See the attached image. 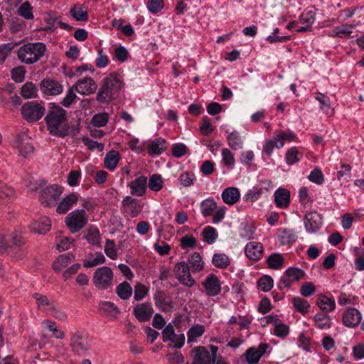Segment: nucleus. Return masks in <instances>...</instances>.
Masks as SVG:
<instances>
[{
  "label": "nucleus",
  "instance_id": "1",
  "mask_svg": "<svg viewBox=\"0 0 364 364\" xmlns=\"http://www.w3.org/2000/svg\"><path fill=\"white\" fill-rule=\"evenodd\" d=\"M48 130L56 136H65L68 134L66 111L56 105H51L45 117Z\"/></svg>",
  "mask_w": 364,
  "mask_h": 364
},
{
  "label": "nucleus",
  "instance_id": "2",
  "mask_svg": "<svg viewBox=\"0 0 364 364\" xmlns=\"http://www.w3.org/2000/svg\"><path fill=\"white\" fill-rule=\"evenodd\" d=\"M124 86L122 77L117 73L109 74L102 81L96 95L97 101L105 103L113 100L114 95Z\"/></svg>",
  "mask_w": 364,
  "mask_h": 364
},
{
  "label": "nucleus",
  "instance_id": "3",
  "mask_svg": "<svg viewBox=\"0 0 364 364\" xmlns=\"http://www.w3.org/2000/svg\"><path fill=\"white\" fill-rule=\"evenodd\" d=\"M46 50V45L43 43H28L18 48L17 55L22 63L31 65L38 61L44 55Z\"/></svg>",
  "mask_w": 364,
  "mask_h": 364
},
{
  "label": "nucleus",
  "instance_id": "4",
  "mask_svg": "<svg viewBox=\"0 0 364 364\" xmlns=\"http://www.w3.org/2000/svg\"><path fill=\"white\" fill-rule=\"evenodd\" d=\"M297 141L296 135L291 131H279L272 139L267 140L263 146V152L271 156L274 149H282L284 146V142H292Z\"/></svg>",
  "mask_w": 364,
  "mask_h": 364
},
{
  "label": "nucleus",
  "instance_id": "5",
  "mask_svg": "<svg viewBox=\"0 0 364 364\" xmlns=\"http://www.w3.org/2000/svg\"><path fill=\"white\" fill-rule=\"evenodd\" d=\"M72 350L80 355H85L90 348V341L85 331L77 330L72 332L70 339Z\"/></svg>",
  "mask_w": 364,
  "mask_h": 364
},
{
  "label": "nucleus",
  "instance_id": "6",
  "mask_svg": "<svg viewBox=\"0 0 364 364\" xmlns=\"http://www.w3.org/2000/svg\"><path fill=\"white\" fill-rule=\"evenodd\" d=\"M88 222L85 210H75L70 212L65 219V223L72 233L82 230Z\"/></svg>",
  "mask_w": 364,
  "mask_h": 364
},
{
  "label": "nucleus",
  "instance_id": "7",
  "mask_svg": "<svg viewBox=\"0 0 364 364\" xmlns=\"http://www.w3.org/2000/svg\"><path fill=\"white\" fill-rule=\"evenodd\" d=\"M21 114L27 122H33L38 121L45 113V107L43 103L38 101H31L25 103L21 107Z\"/></svg>",
  "mask_w": 364,
  "mask_h": 364
},
{
  "label": "nucleus",
  "instance_id": "8",
  "mask_svg": "<svg viewBox=\"0 0 364 364\" xmlns=\"http://www.w3.org/2000/svg\"><path fill=\"white\" fill-rule=\"evenodd\" d=\"M114 274L106 266L97 268L94 272L92 282L99 289H107L112 285Z\"/></svg>",
  "mask_w": 364,
  "mask_h": 364
},
{
  "label": "nucleus",
  "instance_id": "9",
  "mask_svg": "<svg viewBox=\"0 0 364 364\" xmlns=\"http://www.w3.org/2000/svg\"><path fill=\"white\" fill-rule=\"evenodd\" d=\"M62 193L61 187L55 184L50 185L41 190L39 200L43 205L51 206L55 203Z\"/></svg>",
  "mask_w": 364,
  "mask_h": 364
},
{
  "label": "nucleus",
  "instance_id": "10",
  "mask_svg": "<svg viewBox=\"0 0 364 364\" xmlns=\"http://www.w3.org/2000/svg\"><path fill=\"white\" fill-rule=\"evenodd\" d=\"M173 271L176 277L182 284L188 287H191L195 284V280L190 273V267L185 262L176 264Z\"/></svg>",
  "mask_w": 364,
  "mask_h": 364
},
{
  "label": "nucleus",
  "instance_id": "11",
  "mask_svg": "<svg viewBox=\"0 0 364 364\" xmlns=\"http://www.w3.org/2000/svg\"><path fill=\"white\" fill-rule=\"evenodd\" d=\"M13 146L23 157H27L34 151L33 146L26 134H18L13 142Z\"/></svg>",
  "mask_w": 364,
  "mask_h": 364
},
{
  "label": "nucleus",
  "instance_id": "12",
  "mask_svg": "<svg viewBox=\"0 0 364 364\" xmlns=\"http://www.w3.org/2000/svg\"><path fill=\"white\" fill-rule=\"evenodd\" d=\"M41 90L45 95L55 96L63 92V86L54 79L45 78L41 82Z\"/></svg>",
  "mask_w": 364,
  "mask_h": 364
},
{
  "label": "nucleus",
  "instance_id": "13",
  "mask_svg": "<svg viewBox=\"0 0 364 364\" xmlns=\"http://www.w3.org/2000/svg\"><path fill=\"white\" fill-rule=\"evenodd\" d=\"M306 230L309 233L318 231L322 225V217L316 211L307 213L304 220Z\"/></svg>",
  "mask_w": 364,
  "mask_h": 364
},
{
  "label": "nucleus",
  "instance_id": "14",
  "mask_svg": "<svg viewBox=\"0 0 364 364\" xmlns=\"http://www.w3.org/2000/svg\"><path fill=\"white\" fill-rule=\"evenodd\" d=\"M130 189V193L135 196H143L147 189V177L140 176L127 184Z\"/></svg>",
  "mask_w": 364,
  "mask_h": 364
},
{
  "label": "nucleus",
  "instance_id": "15",
  "mask_svg": "<svg viewBox=\"0 0 364 364\" xmlns=\"http://www.w3.org/2000/svg\"><path fill=\"white\" fill-rule=\"evenodd\" d=\"M73 87L79 94L82 95H89L97 90V85L91 77L80 79Z\"/></svg>",
  "mask_w": 364,
  "mask_h": 364
},
{
  "label": "nucleus",
  "instance_id": "16",
  "mask_svg": "<svg viewBox=\"0 0 364 364\" xmlns=\"http://www.w3.org/2000/svg\"><path fill=\"white\" fill-rule=\"evenodd\" d=\"M124 212L132 217L137 216L142 210L139 201L131 196H126L122 202Z\"/></svg>",
  "mask_w": 364,
  "mask_h": 364
},
{
  "label": "nucleus",
  "instance_id": "17",
  "mask_svg": "<svg viewBox=\"0 0 364 364\" xmlns=\"http://www.w3.org/2000/svg\"><path fill=\"white\" fill-rule=\"evenodd\" d=\"M268 345L261 343L257 347L250 348L245 353V359L249 364H256L265 353Z\"/></svg>",
  "mask_w": 364,
  "mask_h": 364
},
{
  "label": "nucleus",
  "instance_id": "18",
  "mask_svg": "<svg viewBox=\"0 0 364 364\" xmlns=\"http://www.w3.org/2000/svg\"><path fill=\"white\" fill-rule=\"evenodd\" d=\"M133 313L139 321L145 322L151 318L154 313V309L151 304L142 303L137 304L134 308Z\"/></svg>",
  "mask_w": 364,
  "mask_h": 364
},
{
  "label": "nucleus",
  "instance_id": "19",
  "mask_svg": "<svg viewBox=\"0 0 364 364\" xmlns=\"http://www.w3.org/2000/svg\"><path fill=\"white\" fill-rule=\"evenodd\" d=\"M361 318V314L358 309L349 308L343 313V322L345 326L353 328L360 323Z\"/></svg>",
  "mask_w": 364,
  "mask_h": 364
},
{
  "label": "nucleus",
  "instance_id": "20",
  "mask_svg": "<svg viewBox=\"0 0 364 364\" xmlns=\"http://www.w3.org/2000/svg\"><path fill=\"white\" fill-rule=\"evenodd\" d=\"M202 284L204 287L205 292L208 296H216L221 291L220 281L214 274H210L208 276Z\"/></svg>",
  "mask_w": 364,
  "mask_h": 364
},
{
  "label": "nucleus",
  "instance_id": "21",
  "mask_svg": "<svg viewBox=\"0 0 364 364\" xmlns=\"http://www.w3.org/2000/svg\"><path fill=\"white\" fill-rule=\"evenodd\" d=\"M192 364H214L213 358L203 346L196 347Z\"/></svg>",
  "mask_w": 364,
  "mask_h": 364
},
{
  "label": "nucleus",
  "instance_id": "22",
  "mask_svg": "<svg viewBox=\"0 0 364 364\" xmlns=\"http://www.w3.org/2000/svg\"><path fill=\"white\" fill-rule=\"evenodd\" d=\"M50 228L51 221L46 217H42L38 220L33 221L29 225L30 231L38 234H46Z\"/></svg>",
  "mask_w": 364,
  "mask_h": 364
},
{
  "label": "nucleus",
  "instance_id": "23",
  "mask_svg": "<svg viewBox=\"0 0 364 364\" xmlns=\"http://www.w3.org/2000/svg\"><path fill=\"white\" fill-rule=\"evenodd\" d=\"M245 254L252 260H259L263 255V246L257 242H250L246 245Z\"/></svg>",
  "mask_w": 364,
  "mask_h": 364
},
{
  "label": "nucleus",
  "instance_id": "24",
  "mask_svg": "<svg viewBox=\"0 0 364 364\" xmlns=\"http://www.w3.org/2000/svg\"><path fill=\"white\" fill-rule=\"evenodd\" d=\"M78 195L76 193H70L62 199L59 203L56 211L60 214L67 213L75 204L78 201Z\"/></svg>",
  "mask_w": 364,
  "mask_h": 364
},
{
  "label": "nucleus",
  "instance_id": "25",
  "mask_svg": "<svg viewBox=\"0 0 364 364\" xmlns=\"http://www.w3.org/2000/svg\"><path fill=\"white\" fill-rule=\"evenodd\" d=\"M274 202L277 207L286 208L290 203V192L285 188H278L274 194Z\"/></svg>",
  "mask_w": 364,
  "mask_h": 364
},
{
  "label": "nucleus",
  "instance_id": "26",
  "mask_svg": "<svg viewBox=\"0 0 364 364\" xmlns=\"http://www.w3.org/2000/svg\"><path fill=\"white\" fill-rule=\"evenodd\" d=\"M221 197L225 203L232 205L240 200V193L237 188L228 187L223 190Z\"/></svg>",
  "mask_w": 364,
  "mask_h": 364
},
{
  "label": "nucleus",
  "instance_id": "27",
  "mask_svg": "<svg viewBox=\"0 0 364 364\" xmlns=\"http://www.w3.org/2000/svg\"><path fill=\"white\" fill-rule=\"evenodd\" d=\"M75 261V256L70 253L63 254L58 256L53 262V269L56 272H60Z\"/></svg>",
  "mask_w": 364,
  "mask_h": 364
},
{
  "label": "nucleus",
  "instance_id": "28",
  "mask_svg": "<svg viewBox=\"0 0 364 364\" xmlns=\"http://www.w3.org/2000/svg\"><path fill=\"white\" fill-rule=\"evenodd\" d=\"M165 139L157 138L151 141L147 146V151L149 155H159L165 151Z\"/></svg>",
  "mask_w": 364,
  "mask_h": 364
},
{
  "label": "nucleus",
  "instance_id": "29",
  "mask_svg": "<svg viewBox=\"0 0 364 364\" xmlns=\"http://www.w3.org/2000/svg\"><path fill=\"white\" fill-rule=\"evenodd\" d=\"M33 297L36 300L38 308L46 313H48L55 304L52 299H49L46 295L39 293L33 294Z\"/></svg>",
  "mask_w": 364,
  "mask_h": 364
},
{
  "label": "nucleus",
  "instance_id": "30",
  "mask_svg": "<svg viewBox=\"0 0 364 364\" xmlns=\"http://www.w3.org/2000/svg\"><path fill=\"white\" fill-rule=\"evenodd\" d=\"M120 159V154L117 151L111 150L106 154L104 164L106 168L113 171L117 167Z\"/></svg>",
  "mask_w": 364,
  "mask_h": 364
},
{
  "label": "nucleus",
  "instance_id": "31",
  "mask_svg": "<svg viewBox=\"0 0 364 364\" xmlns=\"http://www.w3.org/2000/svg\"><path fill=\"white\" fill-rule=\"evenodd\" d=\"M188 261L191 265L192 272H200L204 268V262L202 259V257L198 252L193 253L188 257Z\"/></svg>",
  "mask_w": 364,
  "mask_h": 364
},
{
  "label": "nucleus",
  "instance_id": "32",
  "mask_svg": "<svg viewBox=\"0 0 364 364\" xmlns=\"http://www.w3.org/2000/svg\"><path fill=\"white\" fill-rule=\"evenodd\" d=\"M21 95L25 99L36 98L38 96V89L35 84L27 82L21 87Z\"/></svg>",
  "mask_w": 364,
  "mask_h": 364
},
{
  "label": "nucleus",
  "instance_id": "33",
  "mask_svg": "<svg viewBox=\"0 0 364 364\" xmlns=\"http://www.w3.org/2000/svg\"><path fill=\"white\" fill-rule=\"evenodd\" d=\"M314 322L316 327L320 329H329L331 326V318L326 314H316L314 316Z\"/></svg>",
  "mask_w": 364,
  "mask_h": 364
},
{
  "label": "nucleus",
  "instance_id": "34",
  "mask_svg": "<svg viewBox=\"0 0 364 364\" xmlns=\"http://www.w3.org/2000/svg\"><path fill=\"white\" fill-rule=\"evenodd\" d=\"M212 263L217 268L225 269L230 265V260L224 253H215L213 256Z\"/></svg>",
  "mask_w": 364,
  "mask_h": 364
},
{
  "label": "nucleus",
  "instance_id": "35",
  "mask_svg": "<svg viewBox=\"0 0 364 364\" xmlns=\"http://www.w3.org/2000/svg\"><path fill=\"white\" fill-rule=\"evenodd\" d=\"M227 141L229 146L235 150L241 149L243 147V142L239 133L236 131L232 132L228 136Z\"/></svg>",
  "mask_w": 364,
  "mask_h": 364
},
{
  "label": "nucleus",
  "instance_id": "36",
  "mask_svg": "<svg viewBox=\"0 0 364 364\" xmlns=\"http://www.w3.org/2000/svg\"><path fill=\"white\" fill-rule=\"evenodd\" d=\"M201 213L203 216L208 217L213 214V212L217 209V203L213 199H206L200 204Z\"/></svg>",
  "mask_w": 364,
  "mask_h": 364
},
{
  "label": "nucleus",
  "instance_id": "37",
  "mask_svg": "<svg viewBox=\"0 0 364 364\" xmlns=\"http://www.w3.org/2000/svg\"><path fill=\"white\" fill-rule=\"evenodd\" d=\"M71 16L78 21H87L88 14L87 9L85 6L75 5L70 11Z\"/></svg>",
  "mask_w": 364,
  "mask_h": 364
},
{
  "label": "nucleus",
  "instance_id": "38",
  "mask_svg": "<svg viewBox=\"0 0 364 364\" xmlns=\"http://www.w3.org/2000/svg\"><path fill=\"white\" fill-rule=\"evenodd\" d=\"M205 332L203 325L196 324L192 326L187 332L188 343L196 342L197 338L201 336Z\"/></svg>",
  "mask_w": 364,
  "mask_h": 364
},
{
  "label": "nucleus",
  "instance_id": "39",
  "mask_svg": "<svg viewBox=\"0 0 364 364\" xmlns=\"http://www.w3.org/2000/svg\"><path fill=\"white\" fill-rule=\"evenodd\" d=\"M317 305L321 309L326 311H332L336 307L335 300L324 295L319 296Z\"/></svg>",
  "mask_w": 364,
  "mask_h": 364
},
{
  "label": "nucleus",
  "instance_id": "40",
  "mask_svg": "<svg viewBox=\"0 0 364 364\" xmlns=\"http://www.w3.org/2000/svg\"><path fill=\"white\" fill-rule=\"evenodd\" d=\"M116 293L120 299L126 300L132 296V288L127 282H123L117 287Z\"/></svg>",
  "mask_w": 364,
  "mask_h": 364
},
{
  "label": "nucleus",
  "instance_id": "41",
  "mask_svg": "<svg viewBox=\"0 0 364 364\" xmlns=\"http://www.w3.org/2000/svg\"><path fill=\"white\" fill-rule=\"evenodd\" d=\"M316 21V11L314 8L306 9L300 16L299 22L312 26Z\"/></svg>",
  "mask_w": 364,
  "mask_h": 364
},
{
  "label": "nucleus",
  "instance_id": "42",
  "mask_svg": "<svg viewBox=\"0 0 364 364\" xmlns=\"http://www.w3.org/2000/svg\"><path fill=\"white\" fill-rule=\"evenodd\" d=\"M297 236L292 230L282 229L280 230L279 240L282 245H290L296 241Z\"/></svg>",
  "mask_w": 364,
  "mask_h": 364
},
{
  "label": "nucleus",
  "instance_id": "43",
  "mask_svg": "<svg viewBox=\"0 0 364 364\" xmlns=\"http://www.w3.org/2000/svg\"><path fill=\"white\" fill-rule=\"evenodd\" d=\"M164 181L162 177L159 174H153L150 176L147 186L149 188L155 192H158L163 188Z\"/></svg>",
  "mask_w": 364,
  "mask_h": 364
},
{
  "label": "nucleus",
  "instance_id": "44",
  "mask_svg": "<svg viewBox=\"0 0 364 364\" xmlns=\"http://www.w3.org/2000/svg\"><path fill=\"white\" fill-rule=\"evenodd\" d=\"M105 262V257L101 252H97L94 256H90L86 259L83 265L85 267L90 268L102 264Z\"/></svg>",
  "mask_w": 364,
  "mask_h": 364
},
{
  "label": "nucleus",
  "instance_id": "45",
  "mask_svg": "<svg viewBox=\"0 0 364 364\" xmlns=\"http://www.w3.org/2000/svg\"><path fill=\"white\" fill-rule=\"evenodd\" d=\"M73 243L74 240L71 237L62 235L56 237V247L60 252L70 249Z\"/></svg>",
  "mask_w": 364,
  "mask_h": 364
},
{
  "label": "nucleus",
  "instance_id": "46",
  "mask_svg": "<svg viewBox=\"0 0 364 364\" xmlns=\"http://www.w3.org/2000/svg\"><path fill=\"white\" fill-rule=\"evenodd\" d=\"M302 154L296 147H291L287 150L285 155V160L289 166H291L299 161Z\"/></svg>",
  "mask_w": 364,
  "mask_h": 364
},
{
  "label": "nucleus",
  "instance_id": "47",
  "mask_svg": "<svg viewBox=\"0 0 364 364\" xmlns=\"http://www.w3.org/2000/svg\"><path fill=\"white\" fill-rule=\"evenodd\" d=\"M18 14L26 20H32L34 18L33 7L29 1L23 2L18 9Z\"/></svg>",
  "mask_w": 364,
  "mask_h": 364
},
{
  "label": "nucleus",
  "instance_id": "48",
  "mask_svg": "<svg viewBox=\"0 0 364 364\" xmlns=\"http://www.w3.org/2000/svg\"><path fill=\"white\" fill-rule=\"evenodd\" d=\"M292 304L297 311L300 312L302 314H306L308 313L310 304L309 303L299 296L294 297L292 299Z\"/></svg>",
  "mask_w": 364,
  "mask_h": 364
},
{
  "label": "nucleus",
  "instance_id": "49",
  "mask_svg": "<svg viewBox=\"0 0 364 364\" xmlns=\"http://www.w3.org/2000/svg\"><path fill=\"white\" fill-rule=\"evenodd\" d=\"M285 275L291 282H296L304 277L305 272L301 269L291 267L286 270Z\"/></svg>",
  "mask_w": 364,
  "mask_h": 364
},
{
  "label": "nucleus",
  "instance_id": "50",
  "mask_svg": "<svg viewBox=\"0 0 364 364\" xmlns=\"http://www.w3.org/2000/svg\"><path fill=\"white\" fill-rule=\"evenodd\" d=\"M86 239L90 244L93 245L100 246V237L98 229L93 226L90 227L87 230Z\"/></svg>",
  "mask_w": 364,
  "mask_h": 364
},
{
  "label": "nucleus",
  "instance_id": "51",
  "mask_svg": "<svg viewBox=\"0 0 364 364\" xmlns=\"http://www.w3.org/2000/svg\"><path fill=\"white\" fill-rule=\"evenodd\" d=\"M267 262L270 268L278 269L283 265L284 258L280 254L274 253L267 258Z\"/></svg>",
  "mask_w": 364,
  "mask_h": 364
},
{
  "label": "nucleus",
  "instance_id": "52",
  "mask_svg": "<svg viewBox=\"0 0 364 364\" xmlns=\"http://www.w3.org/2000/svg\"><path fill=\"white\" fill-rule=\"evenodd\" d=\"M274 281L272 278L268 275L262 276L257 282L259 289L264 292H267L273 287Z\"/></svg>",
  "mask_w": 364,
  "mask_h": 364
},
{
  "label": "nucleus",
  "instance_id": "53",
  "mask_svg": "<svg viewBox=\"0 0 364 364\" xmlns=\"http://www.w3.org/2000/svg\"><path fill=\"white\" fill-rule=\"evenodd\" d=\"M202 235L203 240L208 244H213L218 237L215 229L210 226L205 228L203 230Z\"/></svg>",
  "mask_w": 364,
  "mask_h": 364
},
{
  "label": "nucleus",
  "instance_id": "54",
  "mask_svg": "<svg viewBox=\"0 0 364 364\" xmlns=\"http://www.w3.org/2000/svg\"><path fill=\"white\" fill-rule=\"evenodd\" d=\"M102 311L107 314V316L114 317L119 314L117 307L110 301H102L100 303Z\"/></svg>",
  "mask_w": 364,
  "mask_h": 364
},
{
  "label": "nucleus",
  "instance_id": "55",
  "mask_svg": "<svg viewBox=\"0 0 364 364\" xmlns=\"http://www.w3.org/2000/svg\"><path fill=\"white\" fill-rule=\"evenodd\" d=\"M353 31L347 29L344 25L342 27H335L329 33L331 37L345 38L350 36Z\"/></svg>",
  "mask_w": 364,
  "mask_h": 364
},
{
  "label": "nucleus",
  "instance_id": "56",
  "mask_svg": "<svg viewBox=\"0 0 364 364\" xmlns=\"http://www.w3.org/2000/svg\"><path fill=\"white\" fill-rule=\"evenodd\" d=\"M223 161L228 167H233L235 163L234 154L228 149H223L221 152Z\"/></svg>",
  "mask_w": 364,
  "mask_h": 364
},
{
  "label": "nucleus",
  "instance_id": "57",
  "mask_svg": "<svg viewBox=\"0 0 364 364\" xmlns=\"http://www.w3.org/2000/svg\"><path fill=\"white\" fill-rule=\"evenodd\" d=\"M13 43H4L0 45V63H3L11 50L15 48Z\"/></svg>",
  "mask_w": 364,
  "mask_h": 364
},
{
  "label": "nucleus",
  "instance_id": "58",
  "mask_svg": "<svg viewBox=\"0 0 364 364\" xmlns=\"http://www.w3.org/2000/svg\"><path fill=\"white\" fill-rule=\"evenodd\" d=\"M149 291V288L142 284H137L134 287V299L140 301L144 298Z\"/></svg>",
  "mask_w": 364,
  "mask_h": 364
},
{
  "label": "nucleus",
  "instance_id": "59",
  "mask_svg": "<svg viewBox=\"0 0 364 364\" xmlns=\"http://www.w3.org/2000/svg\"><path fill=\"white\" fill-rule=\"evenodd\" d=\"M108 122V115L106 113L95 114L92 119V124L95 127H101L106 125Z\"/></svg>",
  "mask_w": 364,
  "mask_h": 364
},
{
  "label": "nucleus",
  "instance_id": "60",
  "mask_svg": "<svg viewBox=\"0 0 364 364\" xmlns=\"http://www.w3.org/2000/svg\"><path fill=\"white\" fill-rule=\"evenodd\" d=\"M25 72L23 66L14 68L11 71V78L16 82H21L24 80Z\"/></svg>",
  "mask_w": 364,
  "mask_h": 364
},
{
  "label": "nucleus",
  "instance_id": "61",
  "mask_svg": "<svg viewBox=\"0 0 364 364\" xmlns=\"http://www.w3.org/2000/svg\"><path fill=\"white\" fill-rule=\"evenodd\" d=\"M105 252L107 257L112 259H115L117 257L115 244L112 240H107L105 247Z\"/></svg>",
  "mask_w": 364,
  "mask_h": 364
},
{
  "label": "nucleus",
  "instance_id": "62",
  "mask_svg": "<svg viewBox=\"0 0 364 364\" xmlns=\"http://www.w3.org/2000/svg\"><path fill=\"white\" fill-rule=\"evenodd\" d=\"M180 245L183 249L195 248L197 245V240L193 236L186 235L181 238Z\"/></svg>",
  "mask_w": 364,
  "mask_h": 364
},
{
  "label": "nucleus",
  "instance_id": "63",
  "mask_svg": "<svg viewBox=\"0 0 364 364\" xmlns=\"http://www.w3.org/2000/svg\"><path fill=\"white\" fill-rule=\"evenodd\" d=\"M164 4L163 0H149L147 2V8L153 14H156L164 8Z\"/></svg>",
  "mask_w": 364,
  "mask_h": 364
},
{
  "label": "nucleus",
  "instance_id": "64",
  "mask_svg": "<svg viewBox=\"0 0 364 364\" xmlns=\"http://www.w3.org/2000/svg\"><path fill=\"white\" fill-rule=\"evenodd\" d=\"M309 179L316 184H321L323 182V175L321 169L314 168L309 176Z\"/></svg>",
  "mask_w": 364,
  "mask_h": 364
}]
</instances>
